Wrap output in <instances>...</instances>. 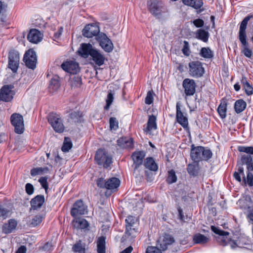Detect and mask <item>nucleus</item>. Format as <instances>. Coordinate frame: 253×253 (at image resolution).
Returning a JSON list of instances; mask_svg holds the SVG:
<instances>
[{"label":"nucleus","mask_w":253,"mask_h":253,"mask_svg":"<svg viewBox=\"0 0 253 253\" xmlns=\"http://www.w3.org/2000/svg\"><path fill=\"white\" fill-rule=\"evenodd\" d=\"M211 229L214 233L218 235L217 237V241L223 246L229 245L232 249L237 247L247 248L248 247H245V246H250V239L245 234H236L234 237V239L232 240L228 237L229 232L223 231L218 227L214 226H211Z\"/></svg>","instance_id":"1"},{"label":"nucleus","mask_w":253,"mask_h":253,"mask_svg":"<svg viewBox=\"0 0 253 253\" xmlns=\"http://www.w3.org/2000/svg\"><path fill=\"white\" fill-rule=\"evenodd\" d=\"M212 156L211 150L203 146H191L190 157L194 163H199L200 161H207Z\"/></svg>","instance_id":"2"},{"label":"nucleus","mask_w":253,"mask_h":253,"mask_svg":"<svg viewBox=\"0 0 253 253\" xmlns=\"http://www.w3.org/2000/svg\"><path fill=\"white\" fill-rule=\"evenodd\" d=\"M252 18V16L248 15L246 16L241 22L239 32V39L241 43L244 45L243 53L244 55L249 58H250L252 55V50L248 47V44L247 42V35L246 30L249 21Z\"/></svg>","instance_id":"3"},{"label":"nucleus","mask_w":253,"mask_h":253,"mask_svg":"<svg viewBox=\"0 0 253 253\" xmlns=\"http://www.w3.org/2000/svg\"><path fill=\"white\" fill-rule=\"evenodd\" d=\"M120 183L119 179L116 177H112L107 179L100 177L96 180V184L99 188L106 189L111 192L117 190Z\"/></svg>","instance_id":"4"},{"label":"nucleus","mask_w":253,"mask_h":253,"mask_svg":"<svg viewBox=\"0 0 253 253\" xmlns=\"http://www.w3.org/2000/svg\"><path fill=\"white\" fill-rule=\"evenodd\" d=\"M147 4L149 11L155 17H160L167 11L165 5L159 0H149Z\"/></svg>","instance_id":"5"},{"label":"nucleus","mask_w":253,"mask_h":253,"mask_svg":"<svg viewBox=\"0 0 253 253\" xmlns=\"http://www.w3.org/2000/svg\"><path fill=\"white\" fill-rule=\"evenodd\" d=\"M95 160L96 163L107 169L112 163V158L108 152L103 149H98L95 154Z\"/></svg>","instance_id":"6"},{"label":"nucleus","mask_w":253,"mask_h":253,"mask_svg":"<svg viewBox=\"0 0 253 253\" xmlns=\"http://www.w3.org/2000/svg\"><path fill=\"white\" fill-rule=\"evenodd\" d=\"M48 122L54 130L57 133H62L65 130L63 120L59 114L50 113L47 116Z\"/></svg>","instance_id":"7"},{"label":"nucleus","mask_w":253,"mask_h":253,"mask_svg":"<svg viewBox=\"0 0 253 253\" xmlns=\"http://www.w3.org/2000/svg\"><path fill=\"white\" fill-rule=\"evenodd\" d=\"M189 74L194 78H199L203 76L205 69L203 64L199 61H191L189 63Z\"/></svg>","instance_id":"8"},{"label":"nucleus","mask_w":253,"mask_h":253,"mask_svg":"<svg viewBox=\"0 0 253 253\" xmlns=\"http://www.w3.org/2000/svg\"><path fill=\"white\" fill-rule=\"evenodd\" d=\"M20 56L18 51L12 50L8 53V68L12 73H16L19 67Z\"/></svg>","instance_id":"9"},{"label":"nucleus","mask_w":253,"mask_h":253,"mask_svg":"<svg viewBox=\"0 0 253 253\" xmlns=\"http://www.w3.org/2000/svg\"><path fill=\"white\" fill-rule=\"evenodd\" d=\"M10 122L14 127V131L17 134H21L24 130L23 116L18 113H13L10 117Z\"/></svg>","instance_id":"10"},{"label":"nucleus","mask_w":253,"mask_h":253,"mask_svg":"<svg viewBox=\"0 0 253 253\" xmlns=\"http://www.w3.org/2000/svg\"><path fill=\"white\" fill-rule=\"evenodd\" d=\"M95 39L99 42L100 46L105 52L109 53L113 50V43L105 34L101 33Z\"/></svg>","instance_id":"11"},{"label":"nucleus","mask_w":253,"mask_h":253,"mask_svg":"<svg viewBox=\"0 0 253 253\" xmlns=\"http://www.w3.org/2000/svg\"><path fill=\"white\" fill-rule=\"evenodd\" d=\"M23 61L28 68L32 70L36 68L37 61V55L35 51L33 49H30L25 52L23 57Z\"/></svg>","instance_id":"12"},{"label":"nucleus","mask_w":253,"mask_h":253,"mask_svg":"<svg viewBox=\"0 0 253 253\" xmlns=\"http://www.w3.org/2000/svg\"><path fill=\"white\" fill-rule=\"evenodd\" d=\"M87 206L82 200H78L73 204L71 210V215L76 218L78 216L84 214L87 212Z\"/></svg>","instance_id":"13"},{"label":"nucleus","mask_w":253,"mask_h":253,"mask_svg":"<svg viewBox=\"0 0 253 253\" xmlns=\"http://www.w3.org/2000/svg\"><path fill=\"white\" fill-rule=\"evenodd\" d=\"M99 26L96 23L86 25L82 31V35L86 38H90L93 36L95 38L100 33Z\"/></svg>","instance_id":"14"},{"label":"nucleus","mask_w":253,"mask_h":253,"mask_svg":"<svg viewBox=\"0 0 253 253\" xmlns=\"http://www.w3.org/2000/svg\"><path fill=\"white\" fill-rule=\"evenodd\" d=\"M174 242L175 240L172 235L165 233L160 237L157 245L163 251H165Z\"/></svg>","instance_id":"15"},{"label":"nucleus","mask_w":253,"mask_h":253,"mask_svg":"<svg viewBox=\"0 0 253 253\" xmlns=\"http://www.w3.org/2000/svg\"><path fill=\"white\" fill-rule=\"evenodd\" d=\"M135 217L129 215L126 217V232L125 233L127 236H131L134 238L136 236L137 233L136 230L133 227V225L136 222Z\"/></svg>","instance_id":"16"},{"label":"nucleus","mask_w":253,"mask_h":253,"mask_svg":"<svg viewBox=\"0 0 253 253\" xmlns=\"http://www.w3.org/2000/svg\"><path fill=\"white\" fill-rule=\"evenodd\" d=\"M176 119L178 123H179L183 128L190 132V128L188 126V121L187 118L183 115L180 109V104L179 102H177L176 105Z\"/></svg>","instance_id":"17"},{"label":"nucleus","mask_w":253,"mask_h":253,"mask_svg":"<svg viewBox=\"0 0 253 253\" xmlns=\"http://www.w3.org/2000/svg\"><path fill=\"white\" fill-rule=\"evenodd\" d=\"M13 88L14 86L12 84L3 86L0 90V100L10 101L13 98Z\"/></svg>","instance_id":"18"},{"label":"nucleus","mask_w":253,"mask_h":253,"mask_svg":"<svg viewBox=\"0 0 253 253\" xmlns=\"http://www.w3.org/2000/svg\"><path fill=\"white\" fill-rule=\"evenodd\" d=\"M145 156V153L144 151H136L132 154L131 157L135 165L133 174L135 177L138 176V172H139L138 168L142 165Z\"/></svg>","instance_id":"19"},{"label":"nucleus","mask_w":253,"mask_h":253,"mask_svg":"<svg viewBox=\"0 0 253 253\" xmlns=\"http://www.w3.org/2000/svg\"><path fill=\"white\" fill-rule=\"evenodd\" d=\"M182 86L187 96L193 95L195 93L196 84L193 79H185L182 82Z\"/></svg>","instance_id":"20"},{"label":"nucleus","mask_w":253,"mask_h":253,"mask_svg":"<svg viewBox=\"0 0 253 253\" xmlns=\"http://www.w3.org/2000/svg\"><path fill=\"white\" fill-rule=\"evenodd\" d=\"M95 49V48L90 43H83L80 45L78 52L81 57L87 58L89 56L91 55Z\"/></svg>","instance_id":"21"},{"label":"nucleus","mask_w":253,"mask_h":253,"mask_svg":"<svg viewBox=\"0 0 253 253\" xmlns=\"http://www.w3.org/2000/svg\"><path fill=\"white\" fill-rule=\"evenodd\" d=\"M61 67L66 72L72 74H77L80 70L78 63L72 60L63 62Z\"/></svg>","instance_id":"22"},{"label":"nucleus","mask_w":253,"mask_h":253,"mask_svg":"<svg viewBox=\"0 0 253 253\" xmlns=\"http://www.w3.org/2000/svg\"><path fill=\"white\" fill-rule=\"evenodd\" d=\"M43 35L38 30L33 29L30 31L27 39L29 41L34 43H37L42 39Z\"/></svg>","instance_id":"23"},{"label":"nucleus","mask_w":253,"mask_h":253,"mask_svg":"<svg viewBox=\"0 0 253 253\" xmlns=\"http://www.w3.org/2000/svg\"><path fill=\"white\" fill-rule=\"evenodd\" d=\"M91 60L98 66H101L104 64L105 57L99 50L95 48L90 56Z\"/></svg>","instance_id":"24"},{"label":"nucleus","mask_w":253,"mask_h":253,"mask_svg":"<svg viewBox=\"0 0 253 253\" xmlns=\"http://www.w3.org/2000/svg\"><path fill=\"white\" fill-rule=\"evenodd\" d=\"M156 121L157 118L155 116L153 115H149L147 123V126L144 128V131L146 133L151 134L152 130L157 129V125Z\"/></svg>","instance_id":"25"},{"label":"nucleus","mask_w":253,"mask_h":253,"mask_svg":"<svg viewBox=\"0 0 253 253\" xmlns=\"http://www.w3.org/2000/svg\"><path fill=\"white\" fill-rule=\"evenodd\" d=\"M44 203V196L38 195L31 200V206L33 209L37 210L41 208Z\"/></svg>","instance_id":"26"},{"label":"nucleus","mask_w":253,"mask_h":253,"mask_svg":"<svg viewBox=\"0 0 253 253\" xmlns=\"http://www.w3.org/2000/svg\"><path fill=\"white\" fill-rule=\"evenodd\" d=\"M17 225V221L13 219L8 220L7 223L4 224L2 227V231L5 234L11 233Z\"/></svg>","instance_id":"27"},{"label":"nucleus","mask_w":253,"mask_h":253,"mask_svg":"<svg viewBox=\"0 0 253 253\" xmlns=\"http://www.w3.org/2000/svg\"><path fill=\"white\" fill-rule=\"evenodd\" d=\"M83 114L80 111H73L69 114L68 122L82 123L84 121Z\"/></svg>","instance_id":"28"},{"label":"nucleus","mask_w":253,"mask_h":253,"mask_svg":"<svg viewBox=\"0 0 253 253\" xmlns=\"http://www.w3.org/2000/svg\"><path fill=\"white\" fill-rule=\"evenodd\" d=\"M145 168L152 171H157L158 169V166L152 157H147L144 162Z\"/></svg>","instance_id":"29"},{"label":"nucleus","mask_w":253,"mask_h":253,"mask_svg":"<svg viewBox=\"0 0 253 253\" xmlns=\"http://www.w3.org/2000/svg\"><path fill=\"white\" fill-rule=\"evenodd\" d=\"M72 224L76 229H85L89 226L87 220L84 218H75L72 221Z\"/></svg>","instance_id":"30"},{"label":"nucleus","mask_w":253,"mask_h":253,"mask_svg":"<svg viewBox=\"0 0 253 253\" xmlns=\"http://www.w3.org/2000/svg\"><path fill=\"white\" fill-rule=\"evenodd\" d=\"M118 145L123 148H132L133 147V140L131 138L123 137L117 141Z\"/></svg>","instance_id":"31"},{"label":"nucleus","mask_w":253,"mask_h":253,"mask_svg":"<svg viewBox=\"0 0 253 253\" xmlns=\"http://www.w3.org/2000/svg\"><path fill=\"white\" fill-rule=\"evenodd\" d=\"M227 106V101L223 99L217 108V112L220 117L222 119L226 117Z\"/></svg>","instance_id":"32"},{"label":"nucleus","mask_w":253,"mask_h":253,"mask_svg":"<svg viewBox=\"0 0 253 253\" xmlns=\"http://www.w3.org/2000/svg\"><path fill=\"white\" fill-rule=\"evenodd\" d=\"M195 37L196 39L201 40L205 42L208 41L209 38V33L205 30L200 29L198 30L195 33Z\"/></svg>","instance_id":"33"},{"label":"nucleus","mask_w":253,"mask_h":253,"mask_svg":"<svg viewBox=\"0 0 253 253\" xmlns=\"http://www.w3.org/2000/svg\"><path fill=\"white\" fill-rule=\"evenodd\" d=\"M49 171V168L47 167H38L34 168L31 169L30 174L32 176L37 175H42L43 174L47 173Z\"/></svg>","instance_id":"34"},{"label":"nucleus","mask_w":253,"mask_h":253,"mask_svg":"<svg viewBox=\"0 0 253 253\" xmlns=\"http://www.w3.org/2000/svg\"><path fill=\"white\" fill-rule=\"evenodd\" d=\"M182 2L184 4L196 9L200 8L203 5L202 0H182Z\"/></svg>","instance_id":"35"},{"label":"nucleus","mask_w":253,"mask_h":253,"mask_svg":"<svg viewBox=\"0 0 253 253\" xmlns=\"http://www.w3.org/2000/svg\"><path fill=\"white\" fill-rule=\"evenodd\" d=\"M105 240L104 236L100 237L97 241V251L98 253H105Z\"/></svg>","instance_id":"36"},{"label":"nucleus","mask_w":253,"mask_h":253,"mask_svg":"<svg viewBox=\"0 0 253 253\" xmlns=\"http://www.w3.org/2000/svg\"><path fill=\"white\" fill-rule=\"evenodd\" d=\"M187 171L189 175L192 176H196L198 174L199 167L198 163L190 164L187 166Z\"/></svg>","instance_id":"37"},{"label":"nucleus","mask_w":253,"mask_h":253,"mask_svg":"<svg viewBox=\"0 0 253 253\" xmlns=\"http://www.w3.org/2000/svg\"><path fill=\"white\" fill-rule=\"evenodd\" d=\"M246 106V102L244 100L242 99L238 100L234 104L235 111L238 114L240 113L245 109Z\"/></svg>","instance_id":"38"},{"label":"nucleus","mask_w":253,"mask_h":253,"mask_svg":"<svg viewBox=\"0 0 253 253\" xmlns=\"http://www.w3.org/2000/svg\"><path fill=\"white\" fill-rule=\"evenodd\" d=\"M200 55L205 59H211L213 57V51L210 47H202L200 51Z\"/></svg>","instance_id":"39"},{"label":"nucleus","mask_w":253,"mask_h":253,"mask_svg":"<svg viewBox=\"0 0 253 253\" xmlns=\"http://www.w3.org/2000/svg\"><path fill=\"white\" fill-rule=\"evenodd\" d=\"M115 92L114 91L109 90L108 92L107 97L105 99L106 105L104 106V109L105 110H108L112 105L114 99Z\"/></svg>","instance_id":"40"},{"label":"nucleus","mask_w":253,"mask_h":253,"mask_svg":"<svg viewBox=\"0 0 253 253\" xmlns=\"http://www.w3.org/2000/svg\"><path fill=\"white\" fill-rule=\"evenodd\" d=\"M241 81L246 94L248 95L253 94V87L248 82L247 78L242 77Z\"/></svg>","instance_id":"41"},{"label":"nucleus","mask_w":253,"mask_h":253,"mask_svg":"<svg viewBox=\"0 0 253 253\" xmlns=\"http://www.w3.org/2000/svg\"><path fill=\"white\" fill-rule=\"evenodd\" d=\"M209 239L203 234L198 233L193 237V242L195 244H204L207 243Z\"/></svg>","instance_id":"42"},{"label":"nucleus","mask_w":253,"mask_h":253,"mask_svg":"<svg viewBox=\"0 0 253 253\" xmlns=\"http://www.w3.org/2000/svg\"><path fill=\"white\" fill-rule=\"evenodd\" d=\"M72 250L75 253H84L85 244L82 243V241L79 240L73 245Z\"/></svg>","instance_id":"43"},{"label":"nucleus","mask_w":253,"mask_h":253,"mask_svg":"<svg viewBox=\"0 0 253 253\" xmlns=\"http://www.w3.org/2000/svg\"><path fill=\"white\" fill-rule=\"evenodd\" d=\"M60 86V84L58 77L55 76L51 79L49 88L52 89V91H56L59 88Z\"/></svg>","instance_id":"44"},{"label":"nucleus","mask_w":253,"mask_h":253,"mask_svg":"<svg viewBox=\"0 0 253 253\" xmlns=\"http://www.w3.org/2000/svg\"><path fill=\"white\" fill-rule=\"evenodd\" d=\"M70 84L72 88L80 87L82 84V78L79 76H74L70 80Z\"/></svg>","instance_id":"45"},{"label":"nucleus","mask_w":253,"mask_h":253,"mask_svg":"<svg viewBox=\"0 0 253 253\" xmlns=\"http://www.w3.org/2000/svg\"><path fill=\"white\" fill-rule=\"evenodd\" d=\"M241 175L243 176V181L246 182V177L244 171V168L242 166H239L238 169V171H235L233 174L235 179L240 182L242 181Z\"/></svg>","instance_id":"46"},{"label":"nucleus","mask_w":253,"mask_h":253,"mask_svg":"<svg viewBox=\"0 0 253 253\" xmlns=\"http://www.w3.org/2000/svg\"><path fill=\"white\" fill-rule=\"evenodd\" d=\"M177 179V176L173 169H171L168 171V175L166 179L167 182L171 184L176 182Z\"/></svg>","instance_id":"47"},{"label":"nucleus","mask_w":253,"mask_h":253,"mask_svg":"<svg viewBox=\"0 0 253 253\" xmlns=\"http://www.w3.org/2000/svg\"><path fill=\"white\" fill-rule=\"evenodd\" d=\"M72 147V143L70 138H65V141L63 143V145L61 148V150L64 152H67L71 149Z\"/></svg>","instance_id":"48"},{"label":"nucleus","mask_w":253,"mask_h":253,"mask_svg":"<svg viewBox=\"0 0 253 253\" xmlns=\"http://www.w3.org/2000/svg\"><path fill=\"white\" fill-rule=\"evenodd\" d=\"M44 216L39 214L35 216L32 219L31 224L33 227H36L39 225L42 221Z\"/></svg>","instance_id":"49"},{"label":"nucleus","mask_w":253,"mask_h":253,"mask_svg":"<svg viewBox=\"0 0 253 253\" xmlns=\"http://www.w3.org/2000/svg\"><path fill=\"white\" fill-rule=\"evenodd\" d=\"M110 129L111 130H116L119 128V123L115 117H111L109 119Z\"/></svg>","instance_id":"50"},{"label":"nucleus","mask_w":253,"mask_h":253,"mask_svg":"<svg viewBox=\"0 0 253 253\" xmlns=\"http://www.w3.org/2000/svg\"><path fill=\"white\" fill-rule=\"evenodd\" d=\"M239 152L253 155V146H240L238 147Z\"/></svg>","instance_id":"51"},{"label":"nucleus","mask_w":253,"mask_h":253,"mask_svg":"<svg viewBox=\"0 0 253 253\" xmlns=\"http://www.w3.org/2000/svg\"><path fill=\"white\" fill-rule=\"evenodd\" d=\"M183 43L184 45L182 49V52L184 55L188 56L191 53L189 42L186 41H184Z\"/></svg>","instance_id":"52"},{"label":"nucleus","mask_w":253,"mask_h":253,"mask_svg":"<svg viewBox=\"0 0 253 253\" xmlns=\"http://www.w3.org/2000/svg\"><path fill=\"white\" fill-rule=\"evenodd\" d=\"M245 184H248L250 187L253 186V174L251 172H248L247 177L246 178V182L243 181Z\"/></svg>","instance_id":"53"},{"label":"nucleus","mask_w":253,"mask_h":253,"mask_svg":"<svg viewBox=\"0 0 253 253\" xmlns=\"http://www.w3.org/2000/svg\"><path fill=\"white\" fill-rule=\"evenodd\" d=\"M9 211L8 209L0 205V217L3 219H6L8 216Z\"/></svg>","instance_id":"54"},{"label":"nucleus","mask_w":253,"mask_h":253,"mask_svg":"<svg viewBox=\"0 0 253 253\" xmlns=\"http://www.w3.org/2000/svg\"><path fill=\"white\" fill-rule=\"evenodd\" d=\"M47 179H48L47 177L44 176V177H41L39 179V182L40 183L42 187L45 189V191H47L48 187Z\"/></svg>","instance_id":"55"},{"label":"nucleus","mask_w":253,"mask_h":253,"mask_svg":"<svg viewBox=\"0 0 253 253\" xmlns=\"http://www.w3.org/2000/svg\"><path fill=\"white\" fill-rule=\"evenodd\" d=\"M153 91H149L147 93L145 98V102L146 104L150 105L153 102Z\"/></svg>","instance_id":"56"},{"label":"nucleus","mask_w":253,"mask_h":253,"mask_svg":"<svg viewBox=\"0 0 253 253\" xmlns=\"http://www.w3.org/2000/svg\"><path fill=\"white\" fill-rule=\"evenodd\" d=\"M162 251L159 247L149 246L147 248L146 253H162Z\"/></svg>","instance_id":"57"},{"label":"nucleus","mask_w":253,"mask_h":253,"mask_svg":"<svg viewBox=\"0 0 253 253\" xmlns=\"http://www.w3.org/2000/svg\"><path fill=\"white\" fill-rule=\"evenodd\" d=\"M241 160L242 164L247 165L253 162V158L250 155H244L242 156Z\"/></svg>","instance_id":"58"},{"label":"nucleus","mask_w":253,"mask_h":253,"mask_svg":"<svg viewBox=\"0 0 253 253\" xmlns=\"http://www.w3.org/2000/svg\"><path fill=\"white\" fill-rule=\"evenodd\" d=\"M192 23L197 28L202 27L204 25V21L203 20L198 18L193 21Z\"/></svg>","instance_id":"59"},{"label":"nucleus","mask_w":253,"mask_h":253,"mask_svg":"<svg viewBox=\"0 0 253 253\" xmlns=\"http://www.w3.org/2000/svg\"><path fill=\"white\" fill-rule=\"evenodd\" d=\"M26 192L28 195H31L34 193V187L31 183H27L25 185Z\"/></svg>","instance_id":"60"},{"label":"nucleus","mask_w":253,"mask_h":253,"mask_svg":"<svg viewBox=\"0 0 253 253\" xmlns=\"http://www.w3.org/2000/svg\"><path fill=\"white\" fill-rule=\"evenodd\" d=\"M62 32H63V28L62 27H59V29H58L57 32H55L54 33L53 40H56V39H59V37L61 36V35L62 33Z\"/></svg>","instance_id":"61"},{"label":"nucleus","mask_w":253,"mask_h":253,"mask_svg":"<svg viewBox=\"0 0 253 253\" xmlns=\"http://www.w3.org/2000/svg\"><path fill=\"white\" fill-rule=\"evenodd\" d=\"M247 218L250 220L253 221V208H249L247 211Z\"/></svg>","instance_id":"62"},{"label":"nucleus","mask_w":253,"mask_h":253,"mask_svg":"<svg viewBox=\"0 0 253 253\" xmlns=\"http://www.w3.org/2000/svg\"><path fill=\"white\" fill-rule=\"evenodd\" d=\"M145 175L147 177L148 181H151L153 179V175L151 172L147 170L145 171Z\"/></svg>","instance_id":"63"},{"label":"nucleus","mask_w":253,"mask_h":253,"mask_svg":"<svg viewBox=\"0 0 253 253\" xmlns=\"http://www.w3.org/2000/svg\"><path fill=\"white\" fill-rule=\"evenodd\" d=\"M26 248L24 246H21L16 251V253H26Z\"/></svg>","instance_id":"64"}]
</instances>
